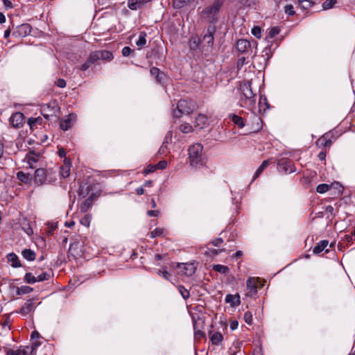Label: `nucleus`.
Wrapping results in <instances>:
<instances>
[{
	"instance_id": "774afa93",
	"label": "nucleus",
	"mask_w": 355,
	"mask_h": 355,
	"mask_svg": "<svg viewBox=\"0 0 355 355\" xmlns=\"http://www.w3.org/2000/svg\"><path fill=\"white\" fill-rule=\"evenodd\" d=\"M58 155L60 157H64L66 155V151L63 148H58Z\"/></svg>"
},
{
	"instance_id": "8fccbe9b",
	"label": "nucleus",
	"mask_w": 355,
	"mask_h": 355,
	"mask_svg": "<svg viewBox=\"0 0 355 355\" xmlns=\"http://www.w3.org/2000/svg\"><path fill=\"white\" fill-rule=\"evenodd\" d=\"M284 12L288 14V15H294L295 13V11L294 10V7L291 4H288L285 6L284 7Z\"/></svg>"
},
{
	"instance_id": "f8f14e48",
	"label": "nucleus",
	"mask_w": 355,
	"mask_h": 355,
	"mask_svg": "<svg viewBox=\"0 0 355 355\" xmlns=\"http://www.w3.org/2000/svg\"><path fill=\"white\" fill-rule=\"evenodd\" d=\"M193 123L194 126L197 128H205L209 125L208 118L206 115L200 114L196 116Z\"/></svg>"
},
{
	"instance_id": "a19ab883",
	"label": "nucleus",
	"mask_w": 355,
	"mask_h": 355,
	"mask_svg": "<svg viewBox=\"0 0 355 355\" xmlns=\"http://www.w3.org/2000/svg\"><path fill=\"white\" fill-rule=\"evenodd\" d=\"M21 228L28 236H31L33 233V229L28 223H23L21 224Z\"/></svg>"
},
{
	"instance_id": "4468645a",
	"label": "nucleus",
	"mask_w": 355,
	"mask_h": 355,
	"mask_svg": "<svg viewBox=\"0 0 355 355\" xmlns=\"http://www.w3.org/2000/svg\"><path fill=\"white\" fill-rule=\"evenodd\" d=\"M31 33V27L28 24H21L17 27L12 35L15 37H25Z\"/></svg>"
},
{
	"instance_id": "6ab92c4d",
	"label": "nucleus",
	"mask_w": 355,
	"mask_h": 355,
	"mask_svg": "<svg viewBox=\"0 0 355 355\" xmlns=\"http://www.w3.org/2000/svg\"><path fill=\"white\" fill-rule=\"evenodd\" d=\"M27 159V162L30 166V168H33V164L38 162L40 159V155L38 154L35 153L34 152H30L26 157Z\"/></svg>"
},
{
	"instance_id": "c9c22d12",
	"label": "nucleus",
	"mask_w": 355,
	"mask_h": 355,
	"mask_svg": "<svg viewBox=\"0 0 355 355\" xmlns=\"http://www.w3.org/2000/svg\"><path fill=\"white\" fill-rule=\"evenodd\" d=\"M146 33L145 32H141L139 35V38H138L137 41L136 42V44L138 46H144L146 43Z\"/></svg>"
},
{
	"instance_id": "dca6fc26",
	"label": "nucleus",
	"mask_w": 355,
	"mask_h": 355,
	"mask_svg": "<svg viewBox=\"0 0 355 355\" xmlns=\"http://www.w3.org/2000/svg\"><path fill=\"white\" fill-rule=\"evenodd\" d=\"M193 323V329H204L205 320L204 317H200L197 314L192 315Z\"/></svg>"
},
{
	"instance_id": "09e8293b",
	"label": "nucleus",
	"mask_w": 355,
	"mask_h": 355,
	"mask_svg": "<svg viewBox=\"0 0 355 355\" xmlns=\"http://www.w3.org/2000/svg\"><path fill=\"white\" fill-rule=\"evenodd\" d=\"M252 34L257 38L261 37V28L259 26H254L252 29Z\"/></svg>"
},
{
	"instance_id": "7c9ffc66",
	"label": "nucleus",
	"mask_w": 355,
	"mask_h": 355,
	"mask_svg": "<svg viewBox=\"0 0 355 355\" xmlns=\"http://www.w3.org/2000/svg\"><path fill=\"white\" fill-rule=\"evenodd\" d=\"M17 177L21 182L24 183H28L31 181L30 175L22 171H19L17 173Z\"/></svg>"
},
{
	"instance_id": "c03bdc74",
	"label": "nucleus",
	"mask_w": 355,
	"mask_h": 355,
	"mask_svg": "<svg viewBox=\"0 0 355 355\" xmlns=\"http://www.w3.org/2000/svg\"><path fill=\"white\" fill-rule=\"evenodd\" d=\"M33 291V288L28 286H21V287L18 288L17 289V294L18 295H22V294H27Z\"/></svg>"
},
{
	"instance_id": "6e6552de",
	"label": "nucleus",
	"mask_w": 355,
	"mask_h": 355,
	"mask_svg": "<svg viewBox=\"0 0 355 355\" xmlns=\"http://www.w3.org/2000/svg\"><path fill=\"white\" fill-rule=\"evenodd\" d=\"M76 120V115L74 114H70L67 116L65 118L61 120L60 121V128L63 130H67L69 129L74 123Z\"/></svg>"
},
{
	"instance_id": "338daca9",
	"label": "nucleus",
	"mask_w": 355,
	"mask_h": 355,
	"mask_svg": "<svg viewBox=\"0 0 355 355\" xmlns=\"http://www.w3.org/2000/svg\"><path fill=\"white\" fill-rule=\"evenodd\" d=\"M3 3L6 8H11L13 7L12 3L10 0H3Z\"/></svg>"
},
{
	"instance_id": "9d476101",
	"label": "nucleus",
	"mask_w": 355,
	"mask_h": 355,
	"mask_svg": "<svg viewBox=\"0 0 355 355\" xmlns=\"http://www.w3.org/2000/svg\"><path fill=\"white\" fill-rule=\"evenodd\" d=\"M178 268L182 274L187 277L191 276L196 271V267L193 263H179Z\"/></svg>"
},
{
	"instance_id": "e433bc0d",
	"label": "nucleus",
	"mask_w": 355,
	"mask_h": 355,
	"mask_svg": "<svg viewBox=\"0 0 355 355\" xmlns=\"http://www.w3.org/2000/svg\"><path fill=\"white\" fill-rule=\"evenodd\" d=\"M51 275V272H42L41 274L36 276V279L38 282L48 280L50 279Z\"/></svg>"
},
{
	"instance_id": "4be33fe9",
	"label": "nucleus",
	"mask_w": 355,
	"mask_h": 355,
	"mask_svg": "<svg viewBox=\"0 0 355 355\" xmlns=\"http://www.w3.org/2000/svg\"><path fill=\"white\" fill-rule=\"evenodd\" d=\"M328 243H329L328 241L326 240L321 241L319 243H318V245L314 247V248L313 250V253L314 254L320 253L322 251L325 250V248L328 245Z\"/></svg>"
},
{
	"instance_id": "393cba45",
	"label": "nucleus",
	"mask_w": 355,
	"mask_h": 355,
	"mask_svg": "<svg viewBox=\"0 0 355 355\" xmlns=\"http://www.w3.org/2000/svg\"><path fill=\"white\" fill-rule=\"evenodd\" d=\"M23 257L28 261H33L35 259V253L30 249H25L21 252Z\"/></svg>"
},
{
	"instance_id": "4d7b16f0",
	"label": "nucleus",
	"mask_w": 355,
	"mask_h": 355,
	"mask_svg": "<svg viewBox=\"0 0 355 355\" xmlns=\"http://www.w3.org/2000/svg\"><path fill=\"white\" fill-rule=\"evenodd\" d=\"M156 166H157V169H160V170L165 169L167 166V162L165 160H162L156 164Z\"/></svg>"
},
{
	"instance_id": "ea45409f",
	"label": "nucleus",
	"mask_w": 355,
	"mask_h": 355,
	"mask_svg": "<svg viewBox=\"0 0 355 355\" xmlns=\"http://www.w3.org/2000/svg\"><path fill=\"white\" fill-rule=\"evenodd\" d=\"M213 268L214 270H216L221 274H226L229 270V268L227 266H225L223 265H220V264L214 265L213 266Z\"/></svg>"
},
{
	"instance_id": "c756f323",
	"label": "nucleus",
	"mask_w": 355,
	"mask_h": 355,
	"mask_svg": "<svg viewBox=\"0 0 355 355\" xmlns=\"http://www.w3.org/2000/svg\"><path fill=\"white\" fill-rule=\"evenodd\" d=\"M269 164L268 160H264L261 164L259 166L257 171L254 173L253 180H254L257 178H258L261 173L263 172V171L268 166Z\"/></svg>"
},
{
	"instance_id": "f257e3e1",
	"label": "nucleus",
	"mask_w": 355,
	"mask_h": 355,
	"mask_svg": "<svg viewBox=\"0 0 355 355\" xmlns=\"http://www.w3.org/2000/svg\"><path fill=\"white\" fill-rule=\"evenodd\" d=\"M203 146L197 143L191 146L188 150L189 164L192 167H199L205 164L202 154Z\"/></svg>"
},
{
	"instance_id": "bf43d9fd",
	"label": "nucleus",
	"mask_w": 355,
	"mask_h": 355,
	"mask_svg": "<svg viewBox=\"0 0 355 355\" xmlns=\"http://www.w3.org/2000/svg\"><path fill=\"white\" fill-rule=\"evenodd\" d=\"M150 72L153 76H155V78H156L157 76H159L160 70L157 67H152L150 70Z\"/></svg>"
},
{
	"instance_id": "864d4df0",
	"label": "nucleus",
	"mask_w": 355,
	"mask_h": 355,
	"mask_svg": "<svg viewBox=\"0 0 355 355\" xmlns=\"http://www.w3.org/2000/svg\"><path fill=\"white\" fill-rule=\"evenodd\" d=\"M243 318L247 324H251L252 323V315L251 312H245Z\"/></svg>"
},
{
	"instance_id": "a18cd8bd",
	"label": "nucleus",
	"mask_w": 355,
	"mask_h": 355,
	"mask_svg": "<svg viewBox=\"0 0 355 355\" xmlns=\"http://www.w3.org/2000/svg\"><path fill=\"white\" fill-rule=\"evenodd\" d=\"M165 230L163 228H156L150 232V237L155 238L157 236H162L164 234Z\"/></svg>"
},
{
	"instance_id": "5701e85b",
	"label": "nucleus",
	"mask_w": 355,
	"mask_h": 355,
	"mask_svg": "<svg viewBox=\"0 0 355 355\" xmlns=\"http://www.w3.org/2000/svg\"><path fill=\"white\" fill-rule=\"evenodd\" d=\"M223 339V335L220 332H216L210 336V340L213 345H219Z\"/></svg>"
},
{
	"instance_id": "a878e982",
	"label": "nucleus",
	"mask_w": 355,
	"mask_h": 355,
	"mask_svg": "<svg viewBox=\"0 0 355 355\" xmlns=\"http://www.w3.org/2000/svg\"><path fill=\"white\" fill-rule=\"evenodd\" d=\"M230 117L232 119V122L234 124L237 125L240 128H242L245 126V123L242 117L236 114H230Z\"/></svg>"
},
{
	"instance_id": "b1692460",
	"label": "nucleus",
	"mask_w": 355,
	"mask_h": 355,
	"mask_svg": "<svg viewBox=\"0 0 355 355\" xmlns=\"http://www.w3.org/2000/svg\"><path fill=\"white\" fill-rule=\"evenodd\" d=\"M70 174V164L69 161L64 162V165L60 167V175L62 178H66Z\"/></svg>"
},
{
	"instance_id": "13d9d810",
	"label": "nucleus",
	"mask_w": 355,
	"mask_h": 355,
	"mask_svg": "<svg viewBox=\"0 0 355 355\" xmlns=\"http://www.w3.org/2000/svg\"><path fill=\"white\" fill-rule=\"evenodd\" d=\"M157 169L156 165H148L147 168L144 170L145 174H148L154 172Z\"/></svg>"
},
{
	"instance_id": "a211bd4d",
	"label": "nucleus",
	"mask_w": 355,
	"mask_h": 355,
	"mask_svg": "<svg viewBox=\"0 0 355 355\" xmlns=\"http://www.w3.org/2000/svg\"><path fill=\"white\" fill-rule=\"evenodd\" d=\"M33 349L24 347L17 350L9 349L6 352V355H32Z\"/></svg>"
},
{
	"instance_id": "2eb2a0df",
	"label": "nucleus",
	"mask_w": 355,
	"mask_h": 355,
	"mask_svg": "<svg viewBox=\"0 0 355 355\" xmlns=\"http://www.w3.org/2000/svg\"><path fill=\"white\" fill-rule=\"evenodd\" d=\"M225 301L232 308H236L241 303L240 295L238 293L235 295L228 294L226 295Z\"/></svg>"
},
{
	"instance_id": "39448f33",
	"label": "nucleus",
	"mask_w": 355,
	"mask_h": 355,
	"mask_svg": "<svg viewBox=\"0 0 355 355\" xmlns=\"http://www.w3.org/2000/svg\"><path fill=\"white\" fill-rule=\"evenodd\" d=\"M257 282L258 280L254 277H250L246 282V293L245 295L248 297H254L257 293Z\"/></svg>"
},
{
	"instance_id": "603ef678",
	"label": "nucleus",
	"mask_w": 355,
	"mask_h": 355,
	"mask_svg": "<svg viewBox=\"0 0 355 355\" xmlns=\"http://www.w3.org/2000/svg\"><path fill=\"white\" fill-rule=\"evenodd\" d=\"M195 338L200 340V338L205 336L204 329L194 330Z\"/></svg>"
},
{
	"instance_id": "e2e57ef3",
	"label": "nucleus",
	"mask_w": 355,
	"mask_h": 355,
	"mask_svg": "<svg viewBox=\"0 0 355 355\" xmlns=\"http://www.w3.org/2000/svg\"><path fill=\"white\" fill-rule=\"evenodd\" d=\"M57 86L60 88H64L65 86H66V82L64 79H59L58 81H57Z\"/></svg>"
},
{
	"instance_id": "0e129e2a",
	"label": "nucleus",
	"mask_w": 355,
	"mask_h": 355,
	"mask_svg": "<svg viewBox=\"0 0 355 355\" xmlns=\"http://www.w3.org/2000/svg\"><path fill=\"white\" fill-rule=\"evenodd\" d=\"M92 64H89V62H88V60H87V62H85L83 64L81 65L80 67V69L82 71H86L91 65Z\"/></svg>"
},
{
	"instance_id": "4c0bfd02",
	"label": "nucleus",
	"mask_w": 355,
	"mask_h": 355,
	"mask_svg": "<svg viewBox=\"0 0 355 355\" xmlns=\"http://www.w3.org/2000/svg\"><path fill=\"white\" fill-rule=\"evenodd\" d=\"M178 290L179 293H180V295H182V297L184 300H187V299H188L189 297L190 293H189V290L185 288L183 286H181V285L178 286Z\"/></svg>"
},
{
	"instance_id": "7ed1b4c3",
	"label": "nucleus",
	"mask_w": 355,
	"mask_h": 355,
	"mask_svg": "<svg viewBox=\"0 0 355 355\" xmlns=\"http://www.w3.org/2000/svg\"><path fill=\"white\" fill-rule=\"evenodd\" d=\"M223 3L222 0H216L211 6L202 11V16L209 23H216L218 19V14Z\"/></svg>"
},
{
	"instance_id": "cd10ccee",
	"label": "nucleus",
	"mask_w": 355,
	"mask_h": 355,
	"mask_svg": "<svg viewBox=\"0 0 355 355\" xmlns=\"http://www.w3.org/2000/svg\"><path fill=\"white\" fill-rule=\"evenodd\" d=\"M100 59L110 61L113 59L112 53L109 51H98Z\"/></svg>"
},
{
	"instance_id": "ddd939ff",
	"label": "nucleus",
	"mask_w": 355,
	"mask_h": 355,
	"mask_svg": "<svg viewBox=\"0 0 355 355\" xmlns=\"http://www.w3.org/2000/svg\"><path fill=\"white\" fill-rule=\"evenodd\" d=\"M236 49L241 53H248L251 50L250 42L244 39H241L237 41Z\"/></svg>"
},
{
	"instance_id": "72a5a7b5",
	"label": "nucleus",
	"mask_w": 355,
	"mask_h": 355,
	"mask_svg": "<svg viewBox=\"0 0 355 355\" xmlns=\"http://www.w3.org/2000/svg\"><path fill=\"white\" fill-rule=\"evenodd\" d=\"M330 189L331 186L327 184H320L316 187V191L319 193H324Z\"/></svg>"
},
{
	"instance_id": "680f3d73",
	"label": "nucleus",
	"mask_w": 355,
	"mask_h": 355,
	"mask_svg": "<svg viewBox=\"0 0 355 355\" xmlns=\"http://www.w3.org/2000/svg\"><path fill=\"white\" fill-rule=\"evenodd\" d=\"M158 275H162L164 279H169V273L166 270H159Z\"/></svg>"
},
{
	"instance_id": "58836bf2",
	"label": "nucleus",
	"mask_w": 355,
	"mask_h": 355,
	"mask_svg": "<svg viewBox=\"0 0 355 355\" xmlns=\"http://www.w3.org/2000/svg\"><path fill=\"white\" fill-rule=\"evenodd\" d=\"M330 186H331V189H335L337 191L338 195H341L343 193V187L339 182H334L330 184Z\"/></svg>"
},
{
	"instance_id": "3c124183",
	"label": "nucleus",
	"mask_w": 355,
	"mask_h": 355,
	"mask_svg": "<svg viewBox=\"0 0 355 355\" xmlns=\"http://www.w3.org/2000/svg\"><path fill=\"white\" fill-rule=\"evenodd\" d=\"M155 79L157 83L163 85L164 84L165 80L167 79V77L164 72L160 71V73H159V76H157Z\"/></svg>"
},
{
	"instance_id": "2f4dec72",
	"label": "nucleus",
	"mask_w": 355,
	"mask_h": 355,
	"mask_svg": "<svg viewBox=\"0 0 355 355\" xmlns=\"http://www.w3.org/2000/svg\"><path fill=\"white\" fill-rule=\"evenodd\" d=\"M46 226V235L49 236H51L53 234V232L57 229L58 223L55 222L48 223Z\"/></svg>"
},
{
	"instance_id": "69168bd1",
	"label": "nucleus",
	"mask_w": 355,
	"mask_h": 355,
	"mask_svg": "<svg viewBox=\"0 0 355 355\" xmlns=\"http://www.w3.org/2000/svg\"><path fill=\"white\" fill-rule=\"evenodd\" d=\"M223 239L221 238L216 239L213 241L212 243L215 246H219L223 243Z\"/></svg>"
},
{
	"instance_id": "f3484780",
	"label": "nucleus",
	"mask_w": 355,
	"mask_h": 355,
	"mask_svg": "<svg viewBox=\"0 0 355 355\" xmlns=\"http://www.w3.org/2000/svg\"><path fill=\"white\" fill-rule=\"evenodd\" d=\"M151 1L152 0H128V6L130 10H135L141 8Z\"/></svg>"
},
{
	"instance_id": "052dcab7",
	"label": "nucleus",
	"mask_w": 355,
	"mask_h": 355,
	"mask_svg": "<svg viewBox=\"0 0 355 355\" xmlns=\"http://www.w3.org/2000/svg\"><path fill=\"white\" fill-rule=\"evenodd\" d=\"M159 211L158 210H149L147 211V214L150 217H157L159 216Z\"/></svg>"
},
{
	"instance_id": "37998d69",
	"label": "nucleus",
	"mask_w": 355,
	"mask_h": 355,
	"mask_svg": "<svg viewBox=\"0 0 355 355\" xmlns=\"http://www.w3.org/2000/svg\"><path fill=\"white\" fill-rule=\"evenodd\" d=\"M24 279L28 284H35L36 282H38L36 279V276L33 275L31 272L26 273L25 275Z\"/></svg>"
},
{
	"instance_id": "79ce46f5",
	"label": "nucleus",
	"mask_w": 355,
	"mask_h": 355,
	"mask_svg": "<svg viewBox=\"0 0 355 355\" xmlns=\"http://www.w3.org/2000/svg\"><path fill=\"white\" fill-rule=\"evenodd\" d=\"M337 3V0H326L322 3L323 10H329L332 8L335 4Z\"/></svg>"
},
{
	"instance_id": "f704fd0d",
	"label": "nucleus",
	"mask_w": 355,
	"mask_h": 355,
	"mask_svg": "<svg viewBox=\"0 0 355 355\" xmlns=\"http://www.w3.org/2000/svg\"><path fill=\"white\" fill-rule=\"evenodd\" d=\"M180 130L183 133H190L193 132V126L188 123H184L180 125Z\"/></svg>"
},
{
	"instance_id": "aec40b11",
	"label": "nucleus",
	"mask_w": 355,
	"mask_h": 355,
	"mask_svg": "<svg viewBox=\"0 0 355 355\" xmlns=\"http://www.w3.org/2000/svg\"><path fill=\"white\" fill-rule=\"evenodd\" d=\"M8 261L11 263V266L14 268H18L21 266L20 261L18 257L14 253H10L7 255Z\"/></svg>"
},
{
	"instance_id": "c85d7f7f",
	"label": "nucleus",
	"mask_w": 355,
	"mask_h": 355,
	"mask_svg": "<svg viewBox=\"0 0 355 355\" xmlns=\"http://www.w3.org/2000/svg\"><path fill=\"white\" fill-rule=\"evenodd\" d=\"M92 220V216L89 214H85V215L80 218V223L81 225L86 227H89Z\"/></svg>"
},
{
	"instance_id": "1a4fd4ad",
	"label": "nucleus",
	"mask_w": 355,
	"mask_h": 355,
	"mask_svg": "<svg viewBox=\"0 0 355 355\" xmlns=\"http://www.w3.org/2000/svg\"><path fill=\"white\" fill-rule=\"evenodd\" d=\"M278 166L286 173H291L295 171V168L293 162L288 159L283 158L279 160Z\"/></svg>"
},
{
	"instance_id": "bb28decb",
	"label": "nucleus",
	"mask_w": 355,
	"mask_h": 355,
	"mask_svg": "<svg viewBox=\"0 0 355 355\" xmlns=\"http://www.w3.org/2000/svg\"><path fill=\"white\" fill-rule=\"evenodd\" d=\"M193 0H173V7L177 9L187 6Z\"/></svg>"
},
{
	"instance_id": "f03ea898",
	"label": "nucleus",
	"mask_w": 355,
	"mask_h": 355,
	"mask_svg": "<svg viewBox=\"0 0 355 355\" xmlns=\"http://www.w3.org/2000/svg\"><path fill=\"white\" fill-rule=\"evenodd\" d=\"M241 96L240 104L242 107L248 109H252L255 105V94L252 90L251 83L250 82L245 83L241 85Z\"/></svg>"
},
{
	"instance_id": "9b49d317",
	"label": "nucleus",
	"mask_w": 355,
	"mask_h": 355,
	"mask_svg": "<svg viewBox=\"0 0 355 355\" xmlns=\"http://www.w3.org/2000/svg\"><path fill=\"white\" fill-rule=\"evenodd\" d=\"M24 120V116L21 112H15L12 114L10 118V123L12 126L15 128H19L22 125Z\"/></svg>"
},
{
	"instance_id": "de8ad7c7",
	"label": "nucleus",
	"mask_w": 355,
	"mask_h": 355,
	"mask_svg": "<svg viewBox=\"0 0 355 355\" xmlns=\"http://www.w3.org/2000/svg\"><path fill=\"white\" fill-rule=\"evenodd\" d=\"M279 33V28L277 26H274L269 31L268 37L270 39L275 37Z\"/></svg>"
},
{
	"instance_id": "473e14b6",
	"label": "nucleus",
	"mask_w": 355,
	"mask_h": 355,
	"mask_svg": "<svg viewBox=\"0 0 355 355\" xmlns=\"http://www.w3.org/2000/svg\"><path fill=\"white\" fill-rule=\"evenodd\" d=\"M101 60L100 55L98 53V51H94L90 53L89 57L88 58V62L89 64H94L96 61Z\"/></svg>"
},
{
	"instance_id": "49530a36",
	"label": "nucleus",
	"mask_w": 355,
	"mask_h": 355,
	"mask_svg": "<svg viewBox=\"0 0 355 355\" xmlns=\"http://www.w3.org/2000/svg\"><path fill=\"white\" fill-rule=\"evenodd\" d=\"M318 144L321 146H324V147H327L331 146V141L330 139H327V137L324 136L318 139Z\"/></svg>"
},
{
	"instance_id": "0eeeda50",
	"label": "nucleus",
	"mask_w": 355,
	"mask_h": 355,
	"mask_svg": "<svg viewBox=\"0 0 355 355\" xmlns=\"http://www.w3.org/2000/svg\"><path fill=\"white\" fill-rule=\"evenodd\" d=\"M46 171L43 168H37L35 171L34 182L37 185H42L46 180Z\"/></svg>"
},
{
	"instance_id": "412c9836",
	"label": "nucleus",
	"mask_w": 355,
	"mask_h": 355,
	"mask_svg": "<svg viewBox=\"0 0 355 355\" xmlns=\"http://www.w3.org/2000/svg\"><path fill=\"white\" fill-rule=\"evenodd\" d=\"M92 206V200L88 198L81 203L78 210L82 214H86Z\"/></svg>"
},
{
	"instance_id": "6e6d98bb",
	"label": "nucleus",
	"mask_w": 355,
	"mask_h": 355,
	"mask_svg": "<svg viewBox=\"0 0 355 355\" xmlns=\"http://www.w3.org/2000/svg\"><path fill=\"white\" fill-rule=\"evenodd\" d=\"M132 52V50L129 46H125L122 49V54L125 57L129 56Z\"/></svg>"
},
{
	"instance_id": "423d86ee",
	"label": "nucleus",
	"mask_w": 355,
	"mask_h": 355,
	"mask_svg": "<svg viewBox=\"0 0 355 355\" xmlns=\"http://www.w3.org/2000/svg\"><path fill=\"white\" fill-rule=\"evenodd\" d=\"M215 33L214 27H209L207 29V33L204 35L202 42L204 46L207 47V51L211 49L214 44V33Z\"/></svg>"
},
{
	"instance_id": "20e7f679",
	"label": "nucleus",
	"mask_w": 355,
	"mask_h": 355,
	"mask_svg": "<svg viewBox=\"0 0 355 355\" xmlns=\"http://www.w3.org/2000/svg\"><path fill=\"white\" fill-rule=\"evenodd\" d=\"M195 109L192 101L181 99L177 104L176 109L173 110V116L179 118L182 114H189Z\"/></svg>"
},
{
	"instance_id": "5fc2aeb1",
	"label": "nucleus",
	"mask_w": 355,
	"mask_h": 355,
	"mask_svg": "<svg viewBox=\"0 0 355 355\" xmlns=\"http://www.w3.org/2000/svg\"><path fill=\"white\" fill-rule=\"evenodd\" d=\"M11 322L10 320V315L6 314L3 315V321L1 322V324L3 327L8 326Z\"/></svg>"
}]
</instances>
